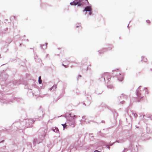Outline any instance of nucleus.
<instances>
[{
	"label": "nucleus",
	"instance_id": "9b49d317",
	"mask_svg": "<svg viewBox=\"0 0 152 152\" xmlns=\"http://www.w3.org/2000/svg\"><path fill=\"white\" fill-rule=\"evenodd\" d=\"M146 22L148 23H150V21L149 20H146Z\"/></svg>",
	"mask_w": 152,
	"mask_h": 152
},
{
	"label": "nucleus",
	"instance_id": "f8f14e48",
	"mask_svg": "<svg viewBox=\"0 0 152 152\" xmlns=\"http://www.w3.org/2000/svg\"><path fill=\"white\" fill-rule=\"evenodd\" d=\"M89 14L90 15H91V11H89Z\"/></svg>",
	"mask_w": 152,
	"mask_h": 152
},
{
	"label": "nucleus",
	"instance_id": "4468645a",
	"mask_svg": "<svg viewBox=\"0 0 152 152\" xmlns=\"http://www.w3.org/2000/svg\"><path fill=\"white\" fill-rule=\"evenodd\" d=\"M79 77H81V75H80L79 76Z\"/></svg>",
	"mask_w": 152,
	"mask_h": 152
},
{
	"label": "nucleus",
	"instance_id": "39448f33",
	"mask_svg": "<svg viewBox=\"0 0 152 152\" xmlns=\"http://www.w3.org/2000/svg\"><path fill=\"white\" fill-rule=\"evenodd\" d=\"M39 82V84H41L42 83V81L41 79V76H40L39 77L38 80Z\"/></svg>",
	"mask_w": 152,
	"mask_h": 152
},
{
	"label": "nucleus",
	"instance_id": "0eeeda50",
	"mask_svg": "<svg viewBox=\"0 0 152 152\" xmlns=\"http://www.w3.org/2000/svg\"><path fill=\"white\" fill-rule=\"evenodd\" d=\"M57 88V85H54L51 88V89H53V88H55V89H56Z\"/></svg>",
	"mask_w": 152,
	"mask_h": 152
},
{
	"label": "nucleus",
	"instance_id": "f3484780",
	"mask_svg": "<svg viewBox=\"0 0 152 152\" xmlns=\"http://www.w3.org/2000/svg\"><path fill=\"white\" fill-rule=\"evenodd\" d=\"M63 66H65V65H64V64H63Z\"/></svg>",
	"mask_w": 152,
	"mask_h": 152
},
{
	"label": "nucleus",
	"instance_id": "7ed1b4c3",
	"mask_svg": "<svg viewBox=\"0 0 152 152\" xmlns=\"http://www.w3.org/2000/svg\"><path fill=\"white\" fill-rule=\"evenodd\" d=\"M147 58L145 57H142V61L144 62H147Z\"/></svg>",
	"mask_w": 152,
	"mask_h": 152
},
{
	"label": "nucleus",
	"instance_id": "1a4fd4ad",
	"mask_svg": "<svg viewBox=\"0 0 152 152\" xmlns=\"http://www.w3.org/2000/svg\"><path fill=\"white\" fill-rule=\"evenodd\" d=\"M62 125L63 126L64 129L66 126V123L64 124H62Z\"/></svg>",
	"mask_w": 152,
	"mask_h": 152
},
{
	"label": "nucleus",
	"instance_id": "9d476101",
	"mask_svg": "<svg viewBox=\"0 0 152 152\" xmlns=\"http://www.w3.org/2000/svg\"><path fill=\"white\" fill-rule=\"evenodd\" d=\"M78 6H80L82 5V4L81 3H80L78 2V4H77Z\"/></svg>",
	"mask_w": 152,
	"mask_h": 152
},
{
	"label": "nucleus",
	"instance_id": "a211bd4d",
	"mask_svg": "<svg viewBox=\"0 0 152 152\" xmlns=\"http://www.w3.org/2000/svg\"><path fill=\"white\" fill-rule=\"evenodd\" d=\"M86 0L88 2V0Z\"/></svg>",
	"mask_w": 152,
	"mask_h": 152
},
{
	"label": "nucleus",
	"instance_id": "ddd939ff",
	"mask_svg": "<svg viewBox=\"0 0 152 152\" xmlns=\"http://www.w3.org/2000/svg\"><path fill=\"white\" fill-rule=\"evenodd\" d=\"M69 115H70V117H75V116H75V115H74V116H71V114H69Z\"/></svg>",
	"mask_w": 152,
	"mask_h": 152
},
{
	"label": "nucleus",
	"instance_id": "f257e3e1",
	"mask_svg": "<svg viewBox=\"0 0 152 152\" xmlns=\"http://www.w3.org/2000/svg\"><path fill=\"white\" fill-rule=\"evenodd\" d=\"M92 10V8L91 6H87L85 8L84 10H83V11H91Z\"/></svg>",
	"mask_w": 152,
	"mask_h": 152
},
{
	"label": "nucleus",
	"instance_id": "2eb2a0df",
	"mask_svg": "<svg viewBox=\"0 0 152 152\" xmlns=\"http://www.w3.org/2000/svg\"><path fill=\"white\" fill-rule=\"evenodd\" d=\"M79 26H77L76 27H79Z\"/></svg>",
	"mask_w": 152,
	"mask_h": 152
},
{
	"label": "nucleus",
	"instance_id": "20e7f679",
	"mask_svg": "<svg viewBox=\"0 0 152 152\" xmlns=\"http://www.w3.org/2000/svg\"><path fill=\"white\" fill-rule=\"evenodd\" d=\"M70 4L71 5H76L78 4V2H75L73 1Z\"/></svg>",
	"mask_w": 152,
	"mask_h": 152
},
{
	"label": "nucleus",
	"instance_id": "dca6fc26",
	"mask_svg": "<svg viewBox=\"0 0 152 152\" xmlns=\"http://www.w3.org/2000/svg\"><path fill=\"white\" fill-rule=\"evenodd\" d=\"M139 101H140V100H138L137 101V102H139Z\"/></svg>",
	"mask_w": 152,
	"mask_h": 152
},
{
	"label": "nucleus",
	"instance_id": "f03ea898",
	"mask_svg": "<svg viewBox=\"0 0 152 152\" xmlns=\"http://www.w3.org/2000/svg\"><path fill=\"white\" fill-rule=\"evenodd\" d=\"M123 79V76L122 75H120L118 77V80L120 81H122Z\"/></svg>",
	"mask_w": 152,
	"mask_h": 152
},
{
	"label": "nucleus",
	"instance_id": "6e6552de",
	"mask_svg": "<svg viewBox=\"0 0 152 152\" xmlns=\"http://www.w3.org/2000/svg\"><path fill=\"white\" fill-rule=\"evenodd\" d=\"M141 94H140V95H139V91H137V96L139 97V98H140L141 97Z\"/></svg>",
	"mask_w": 152,
	"mask_h": 152
},
{
	"label": "nucleus",
	"instance_id": "423d86ee",
	"mask_svg": "<svg viewBox=\"0 0 152 152\" xmlns=\"http://www.w3.org/2000/svg\"><path fill=\"white\" fill-rule=\"evenodd\" d=\"M107 75H108V76L109 77H108V79H110V77L109 76V75L108 74H105V76H104V80H105V78L106 77V76H107Z\"/></svg>",
	"mask_w": 152,
	"mask_h": 152
}]
</instances>
